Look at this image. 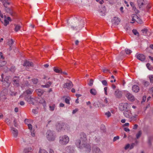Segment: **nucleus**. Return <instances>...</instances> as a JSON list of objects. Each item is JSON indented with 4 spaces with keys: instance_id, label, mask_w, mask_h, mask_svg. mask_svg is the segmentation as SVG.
I'll return each mask as SVG.
<instances>
[{
    "instance_id": "obj_55",
    "label": "nucleus",
    "mask_w": 153,
    "mask_h": 153,
    "mask_svg": "<svg viewBox=\"0 0 153 153\" xmlns=\"http://www.w3.org/2000/svg\"><path fill=\"white\" fill-rule=\"evenodd\" d=\"M43 79H45L48 80L50 79V77H48V76L44 75Z\"/></svg>"
},
{
    "instance_id": "obj_20",
    "label": "nucleus",
    "mask_w": 153,
    "mask_h": 153,
    "mask_svg": "<svg viewBox=\"0 0 153 153\" xmlns=\"http://www.w3.org/2000/svg\"><path fill=\"white\" fill-rule=\"evenodd\" d=\"M9 77L8 76L6 77L3 83V84L4 85H6L7 87H8L10 85V82L9 81Z\"/></svg>"
},
{
    "instance_id": "obj_46",
    "label": "nucleus",
    "mask_w": 153,
    "mask_h": 153,
    "mask_svg": "<svg viewBox=\"0 0 153 153\" xmlns=\"http://www.w3.org/2000/svg\"><path fill=\"white\" fill-rule=\"evenodd\" d=\"M8 24H9V21L7 19H5L4 20V25L5 26H7Z\"/></svg>"
},
{
    "instance_id": "obj_27",
    "label": "nucleus",
    "mask_w": 153,
    "mask_h": 153,
    "mask_svg": "<svg viewBox=\"0 0 153 153\" xmlns=\"http://www.w3.org/2000/svg\"><path fill=\"white\" fill-rule=\"evenodd\" d=\"M90 93L93 95H96L97 94V92L94 88H92L90 90Z\"/></svg>"
},
{
    "instance_id": "obj_37",
    "label": "nucleus",
    "mask_w": 153,
    "mask_h": 153,
    "mask_svg": "<svg viewBox=\"0 0 153 153\" xmlns=\"http://www.w3.org/2000/svg\"><path fill=\"white\" fill-rule=\"evenodd\" d=\"M55 105L54 104L53 105H50L49 106V108L50 110L51 111H53L55 108Z\"/></svg>"
},
{
    "instance_id": "obj_59",
    "label": "nucleus",
    "mask_w": 153,
    "mask_h": 153,
    "mask_svg": "<svg viewBox=\"0 0 153 153\" xmlns=\"http://www.w3.org/2000/svg\"><path fill=\"white\" fill-rule=\"evenodd\" d=\"M146 99V96H144L143 97L142 102H144Z\"/></svg>"
},
{
    "instance_id": "obj_10",
    "label": "nucleus",
    "mask_w": 153,
    "mask_h": 153,
    "mask_svg": "<svg viewBox=\"0 0 153 153\" xmlns=\"http://www.w3.org/2000/svg\"><path fill=\"white\" fill-rule=\"evenodd\" d=\"M73 86L72 83L70 81L69 82L65 83L63 85V87L67 88L68 89H71Z\"/></svg>"
},
{
    "instance_id": "obj_18",
    "label": "nucleus",
    "mask_w": 153,
    "mask_h": 153,
    "mask_svg": "<svg viewBox=\"0 0 153 153\" xmlns=\"http://www.w3.org/2000/svg\"><path fill=\"white\" fill-rule=\"evenodd\" d=\"M137 58L138 59L142 61H144L146 59L145 56L142 54H140L137 55Z\"/></svg>"
},
{
    "instance_id": "obj_21",
    "label": "nucleus",
    "mask_w": 153,
    "mask_h": 153,
    "mask_svg": "<svg viewBox=\"0 0 153 153\" xmlns=\"http://www.w3.org/2000/svg\"><path fill=\"white\" fill-rule=\"evenodd\" d=\"M132 91L136 93L138 92L139 90V87L137 85H134L132 87Z\"/></svg>"
},
{
    "instance_id": "obj_15",
    "label": "nucleus",
    "mask_w": 153,
    "mask_h": 153,
    "mask_svg": "<svg viewBox=\"0 0 153 153\" xmlns=\"http://www.w3.org/2000/svg\"><path fill=\"white\" fill-rule=\"evenodd\" d=\"M137 3L139 7L140 8L145 4V1L144 0H137Z\"/></svg>"
},
{
    "instance_id": "obj_35",
    "label": "nucleus",
    "mask_w": 153,
    "mask_h": 153,
    "mask_svg": "<svg viewBox=\"0 0 153 153\" xmlns=\"http://www.w3.org/2000/svg\"><path fill=\"white\" fill-rule=\"evenodd\" d=\"M30 81H31L32 84H36L38 82L37 79H32Z\"/></svg>"
},
{
    "instance_id": "obj_34",
    "label": "nucleus",
    "mask_w": 153,
    "mask_h": 153,
    "mask_svg": "<svg viewBox=\"0 0 153 153\" xmlns=\"http://www.w3.org/2000/svg\"><path fill=\"white\" fill-rule=\"evenodd\" d=\"M31 150V148H25L24 149L23 152L24 153H28Z\"/></svg>"
},
{
    "instance_id": "obj_23",
    "label": "nucleus",
    "mask_w": 153,
    "mask_h": 153,
    "mask_svg": "<svg viewBox=\"0 0 153 153\" xmlns=\"http://www.w3.org/2000/svg\"><path fill=\"white\" fill-rule=\"evenodd\" d=\"M52 82L51 81H48L44 85H42V87L43 88H48L52 84Z\"/></svg>"
},
{
    "instance_id": "obj_6",
    "label": "nucleus",
    "mask_w": 153,
    "mask_h": 153,
    "mask_svg": "<svg viewBox=\"0 0 153 153\" xmlns=\"http://www.w3.org/2000/svg\"><path fill=\"white\" fill-rule=\"evenodd\" d=\"M19 77L18 76H15L13 79V85L16 86L18 87L20 85L19 83Z\"/></svg>"
},
{
    "instance_id": "obj_5",
    "label": "nucleus",
    "mask_w": 153,
    "mask_h": 153,
    "mask_svg": "<svg viewBox=\"0 0 153 153\" xmlns=\"http://www.w3.org/2000/svg\"><path fill=\"white\" fill-rule=\"evenodd\" d=\"M66 125L65 123H58L56 125V129L58 131L61 130L62 128H64V129H68V127H67V128H65V126H66Z\"/></svg>"
},
{
    "instance_id": "obj_49",
    "label": "nucleus",
    "mask_w": 153,
    "mask_h": 153,
    "mask_svg": "<svg viewBox=\"0 0 153 153\" xmlns=\"http://www.w3.org/2000/svg\"><path fill=\"white\" fill-rule=\"evenodd\" d=\"M137 115L136 114L134 115L133 116H131V117L130 118L132 119H134V120H136V119L137 117Z\"/></svg>"
},
{
    "instance_id": "obj_7",
    "label": "nucleus",
    "mask_w": 153,
    "mask_h": 153,
    "mask_svg": "<svg viewBox=\"0 0 153 153\" xmlns=\"http://www.w3.org/2000/svg\"><path fill=\"white\" fill-rule=\"evenodd\" d=\"M80 139L78 140H81L82 141H86L87 140L86 135L84 133L82 132L79 135Z\"/></svg>"
},
{
    "instance_id": "obj_11",
    "label": "nucleus",
    "mask_w": 153,
    "mask_h": 153,
    "mask_svg": "<svg viewBox=\"0 0 153 153\" xmlns=\"http://www.w3.org/2000/svg\"><path fill=\"white\" fill-rule=\"evenodd\" d=\"M92 150L93 153H102L100 149L95 146L93 147Z\"/></svg>"
},
{
    "instance_id": "obj_50",
    "label": "nucleus",
    "mask_w": 153,
    "mask_h": 153,
    "mask_svg": "<svg viewBox=\"0 0 153 153\" xmlns=\"http://www.w3.org/2000/svg\"><path fill=\"white\" fill-rule=\"evenodd\" d=\"M130 4L131 6L132 7L133 9H135L136 8L134 6V4L133 2H130Z\"/></svg>"
},
{
    "instance_id": "obj_40",
    "label": "nucleus",
    "mask_w": 153,
    "mask_h": 153,
    "mask_svg": "<svg viewBox=\"0 0 153 153\" xmlns=\"http://www.w3.org/2000/svg\"><path fill=\"white\" fill-rule=\"evenodd\" d=\"M39 153H48V152L44 149H40Z\"/></svg>"
},
{
    "instance_id": "obj_16",
    "label": "nucleus",
    "mask_w": 153,
    "mask_h": 153,
    "mask_svg": "<svg viewBox=\"0 0 153 153\" xmlns=\"http://www.w3.org/2000/svg\"><path fill=\"white\" fill-rule=\"evenodd\" d=\"M126 96L128 100L130 101H133L134 100V96L130 93H127L126 95Z\"/></svg>"
},
{
    "instance_id": "obj_24",
    "label": "nucleus",
    "mask_w": 153,
    "mask_h": 153,
    "mask_svg": "<svg viewBox=\"0 0 153 153\" xmlns=\"http://www.w3.org/2000/svg\"><path fill=\"white\" fill-rule=\"evenodd\" d=\"M132 21L133 22H131L132 23H134L135 21H136L137 19L138 18V17L136 15L133 14L132 16Z\"/></svg>"
},
{
    "instance_id": "obj_28",
    "label": "nucleus",
    "mask_w": 153,
    "mask_h": 153,
    "mask_svg": "<svg viewBox=\"0 0 153 153\" xmlns=\"http://www.w3.org/2000/svg\"><path fill=\"white\" fill-rule=\"evenodd\" d=\"M132 32L134 35L137 36L138 37H139L140 34L137 30L135 29H133L132 30Z\"/></svg>"
},
{
    "instance_id": "obj_38",
    "label": "nucleus",
    "mask_w": 153,
    "mask_h": 153,
    "mask_svg": "<svg viewBox=\"0 0 153 153\" xmlns=\"http://www.w3.org/2000/svg\"><path fill=\"white\" fill-rule=\"evenodd\" d=\"M104 104L103 106L107 105L108 104V101L106 98H105V99L104 100Z\"/></svg>"
},
{
    "instance_id": "obj_14",
    "label": "nucleus",
    "mask_w": 153,
    "mask_h": 153,
    "mask_svg": "<svg viewBox=\"0 0 153 153\" xmlns=\"http://www.w3.org/2000/svg\"><path fill=\"white\" fill-rule=\"evenodd\" d=\"M23 66L26 67H33V64L31 62L26 61L24 62Z\"/></svg>"
},
{
    "instance_id": "obj_13",
    "label": "nucleus",
    "mask_w": 153,
    "mask_h": 153,
    "mask_svg": "<svg viewBox=\"0 0 153 153\" xmlns=\"http://www.w3.org/2000/svg\"><path fill=\"white\" fill-rule=\"evenodd\" d=\"M28 127L29 129L30 130L31 134L32 137H34L35 136V133L34 132V129L32 128V126L30 124H28Z\"/></svg>"
},
{
    "instance_id": "obj_26",
    "label": "nucleus",
    "mask_w": 153,
    "mask_h": 153,
    "mask_svg": "<svg viewBox=\"0 0 153 153\" xmlns=\"http://www.w3.org/2000/svg\"><path fill=\"white\" fill-rule=\"evenodd\" d=\"M36 92L39 96H41L43 93V91L40 89L36 90Z\"/></svg>"
},
{
    "instance_id": "obj_45",
    "label": "nucleus",
    "mask_w": 153,
    "mask_h": 153,
    "mask_svg": "<svg viewBox=\"0 0 153 153\" xmlns=\"http://www.w3.org/2000/svg\"><path fill=\"white\" fill-rule=\"evenodd\" d=\"M102 82L103 85L105 86H107L108 85L107 82L105 80H102Z\"/></svg>"
},
{
    "instance_id": "obj_56",
    "label": "nucleus",
    "mask_w": 153,
    "mask_h": 153,
    "mask_svg": "<svg viewBox=\"0 0 153 153\" xmlns=\"http://www.w3.org/2000/svg\"><path fill=\"white\" fill-rule=\"evenodd\" d=\"M60 73L62 75H67V74L66 72H65V71L62 72V70L61 71V72H60Z\"/></svg>"
},
{
    "instance_id": "obj_39",
    "label": "nucleus",
    "mask_w": 153,
    "mask_h": 153,
    "mask_svg": "<svg viewBox=\"0 0 153 153\" xmlns=\"http://www.w3.org/2000/svg\"><path fill=\"white\" fill-rule=\"evenodd\" d=\"M149 79L150 80V82L151 83H153V75H150L149 76Z\"/></svg>"
},
{
    "instance_id": "obj_41",
    "label": "nucleus",
    "mask_w": 153,
    "mask_h": 153,
    "mask_svg": "<svg viewBox=\"0 0 153 153\" xmlns=\"http://www.w3.org/2000/svg\"><path fill=\"white\" fill-rule=\"evenodd\" d=\"M125 52L126 53V54H130L131 52V50H129L128 49H125Z\"/></svg>"
},
{
    "instance_id": "obj_54",
    "label": "nucleus",
    "mask_w": 153,
    "mask_h": 153,
    "mask_svg": "<svg viewBox=\"0 0 153 153\" xmlns=\"http://www.w3.org/2000/svg\"><path fill=\"white\" fill-rule=\"evenodd\" d=\"M130 147V145L129 144H127L125 146V149L126 150L129 148Z\"/></svg>"
},
{
    "instance_id": "obj_3",
    "label": "nucleus",
    "mask_w": 153,
    "mask_h": 153,
    "mask_svg": "<svg viewBox=\"0 0 153 153\" xmlns=\"http://www.w3.org/2000/svg\"><path fill=\"white\" fill-rule=\"evenodd\" d=\"M69 141V138L66 135H64L59 137V142L62 145H65L68 143Z\"/></svg>"
},
{
    "instance_id": "obj_2",
    "label": "nucleus",
    "mask_w": 153,
    "mask_h": 153,
    "mask_svg": "<svg viewBox=\"0 0 153 153\" xmlns=\"http://www.w3.org/2000/svg\"><path fill=\"white\" fill-rule=\"evenodd\" d=\"M46 137L48 140L53 141L55 139L56 136L53 132L50 130H48L46 133Z\"/></svg>"
},
{
    "instance_id": "obj_31",
    "label": "nucleus",
    "mask_w": 153,
    "mask_h": 153,
    "mask_svg": "<svg viewBox=\"0 0 153 153\" xmlns=\"http://www.w3.org/2000/svg\"><path fill=\"white\" fill-rule=\"evenodd\" d=\"M7 62L4 61L0 60V67H3L6 64Z\"/></svg>"
},
{
    "instance_id": "obj_1",
    "label": "nucleus",
    "mask_w": 153,
    "mask_h": 153,
    "mask_svg": "<svg viewBox=\"0 0 153 153\" xmlns=\"http://www.w3.org/2000/svg\"><path fill=\"white\" fill-rule=\"evenodd\" d=\"M83 142L81 140H76V146L80 149L85 148L86 149V150L87 151L89 152L91 150L90 146L89 144L87 143L86 141Z\"/></svg>"
},
{
    "instance_id": "obj_51",
    "label": "nucleus",
    "mask_w": 153,
    "mask_h": 153,
    "mask_svg": "<svg viewBox=\"0 0 153 153\" xmlns=\"http://www.w3.org/2000/svg\"><path fill=\"white\" fill-rule=\"evenodd\" d=\"M32 111L33 113L34 114H37L38 113V111L36 109H33L32 110Z\"/></svg>"
},
{
    "instance_id": "obj_48",
    "label": "nucleus",
    "mask_w": 153,
    "mask_h": 153,
    "mask_svg": "<svg viewBox=\"0 0 153 153\" xmlns=\"http://www.w3.org/2000/svg\"><path fill=\"white\" fill-rule=\"evenodd\" d=\"M31 97L29 96H28L27 97L26 96L25 97V100L27 101V99L30 100H31Z\"/></svg>"
},
{
    "instance_id": "obj_36",
    "label": "nucleus",
    "mask_w": 153,
    "mask_h": 153,
    "mask_svg": "<svg viewBox=\"0 0 153 153\" xmlns=\"http://www.w3.org/2000/svg\"><path fill=\"white\" fill-rule=\"evenodd\" d=\"M143 84L146 87H147L149 85V82L146 81H144L143 82Z\"/></svg>"
},
{
    "instance_id": "obj_8",
    "label": "nucleus",
    "mask_w": 153,
    "mask_h": 153,
    "mask_svg": "<svg viewBox=\"0 0 153 153\" xmlns=\"http://www.w3.org/2000/svg\"><path fill=\"white\" fill-rule=\"evenodd\" d=\"M128 107V103H121L119 105V109L121 111L125 110Z\"/></svg>"
},
{
    "instance_id": "obj_42",
    "label": "nucleus",
    "mask_w": 153,
    "mask_h": 153,
    "mask_svg": "<svg viewBox=\"0 0 153 153\" xmlns=\"http://www.w3.org/2000/svg\"><path fill=\"white\" fill-rule=\"evenodd\" d=\"M141 132L140 131H139V132L137 133V134H136V137L137 139L139 138V137L140 136L141 134Z\"/></svg>"
},
{
    "instance_id": "obj_17",
    "label": "nucleus",
    "mask_w": 153,
    "mask_h": 153,
    "mask_svg": "<svg viewBox=\"0 0 153 153\" xmlns=\"http://www.w3.org/2000/svg\"><path fill=\"white\" fill-rule=\"evenodd\" d=\"M114 94L116 97L118 98H120L122 96V92L118 89L115 91Z\"/></svg>"
},
{
    "instance_id": "obj_64",
    "label": "nucleus",
    "mask_w": 153,
    "mask_h": 153,
    "mask_svg": "<svg viewBox=\"0 0 153 153\" xmlns=\"http://www.w3.org/2000/svg\"><path fill=\"white\" fill-rule=\"evenodd\" d=\"M124 130L125 131H130V130L129 128H124Z\"/></svg>"
},
{
    "instance_id": "obj_62",
    "label": "nucleus",
    "mask_w": 153,
    "mask_h": 153,
    "mask_svg": "<svg viewBox=\"0 0 153 153\" xmlns=\"http://www.w3.org/2000/svg\"><path fill=\"white\" fill-rule=\"evenodd\" d=\"M49 153H54L53 150L51 149H50L49 151Z\"/></svg>"
},
{
    "instance_id": "obj_12",
    "label": "nucleus",
    "mask_w": 153,
    "mask_h": 153,
    "mask_svg": "<svg viewBox=\"0 0 153 153\" xmlns=\"http://www.w3.org/2000/svg\"><path fill=\"white\" fill-rule=\"evenodd\" d=\"M123 114L125 117L128 118H130L131 117V111L129 110L124 111Z\"/></svg>"
},
{
    "instance_id": "obj_44",
    "label": "nucleus",
    "mask_w": 153,
    "mask_h": 153,
    "mask_svg": "<svg viewBox=\"0 0 153 153\" xmlns=\"http://www.w3.org/2000/svg\"><path fill=\"white\" fill-rule=\"evenodd\" d=\"M105 115L107 117H110L111 115V114L110 112L109 111H108L107 112H106L105 113Z\"/></svg>"
},
{
    "instance_id": "obj_47",
    "label": "nucleus",
    "mask_w": 153,
    "mask_h": 153,
    "mask_svg": "<svg viewBox=\"0 0 153 153\" xmlns=\"http://www.w3.org/2000/svg\"><path fill=\"white\" fill-rule=\"evenodd\" d=\"M136 22L137 23H141L142 21L141 20V19L139 18V17L137 19Z\"/></svg>"
},
{
    "instance_id": "obj_25",
    "label": "nucleus",
    "mask_w": 153,
    "mask_h": 153,
    "mask_svg": "<svg viewBox=\"0 0 153 153\" xmlns=\"http://www.w3.org/2000/svg\"><path fill=\"white\" fill-rule=\"evenodd\" d=\"M14 42V41L12 39H9L8 40V45H9V46L10 47L9 50H11V46H12Z\"/></svg>"
},
{
    "instance_id": "obj_60",
    "label": "nucleus",
    "mask_w": 153,
    "mask_h": 153,
    "mask_svg": "<svg viewBox=\"0 0 153 153\" xmlns=\"http://www.w3.org/2000/svg\"><path fill=\"white\" fill-rule=\"evenodd\" d=\"M102 70H103V71L104 73H107V72L109 71V70H108V69H103Z\"/></svg>"
},
{
    "instance_id": "obj_29",
    "label": "nucleus",
    "mask_w": 153,
    "mask_h": 153,
    "mask_svg": "<svg viewBox=\"0 0 153 153\" xmlns=\"http://www.w3.org/2000/svg\"><path fill=\"white\" fill-rule=\"evenodd\" d=\"M53 70L56 73H60L62 70L58 67H54L53 68Z\"/></svg>"
},
{
    "instance_id": "obj_9",
    "label": "nucleus",
    "mask_w": 153,
    "mask_h": 153,
    "mask_svg": "<svg viewBox=\"0 0 153 153\" xmlns=\"http://www.w3.org/2000/svg\"><path fill=\"white\" fill-rule=\"evenodd\" d=\"M10 131L14 137H17L18 134V131L16 129L12 127L11 128Z\"/></svg>"
},
{
    "instance_id": "obj_30",
    "label": "nucleus",
    "mask_w": 153,
    "mask_h": 153,
    "mask_svg": "<svg viewBox=\"0 0 153 153\" xmlns=\"http://www.w3.org/2000/svg\"><path fill=\"white\" fill-rule=\"evenodd\" d=\"M14 25L15 26L14 30L16 32H17L20 30L21 27L20 26L17 25Z\"/></svg>"
},
{
    "instance_id": "obj_4",
    "label": "nucleus",
    "mask_w": 153,
    "mask_h": 153,
    "mask_svg": "<svg viewBox=\"0 0 153 153\" xmlns=\"http://www.w3.org/2000/svg\"><path fill=\"white\" fill-rule=\"evenodd\" d=\"M30 79L29 77H28V78L25 79L24 80L23 83L22 84L21 87H24L25 86H30L32 84L31 81L29 80Z\"/></svg>"
},
{
    "instance_id": "obj_63",
    "label": "nucleus",
    "mask_w": 153,
    "mask_h": 153,
    "mask_svg": "<svg viewBox=\"0 0 153 153\" xmlns=\"http://www.w3.org/2000/svg\"><path fill=\"white\" fill-rule=\"evenodd\" d=\"M138 127V125L137 124H135L134 126V127H133V129H137Z\"/></svg>"
},
{
    "instance_id": "obj_57",
    "label": "nucleus",
    "mask_w": 153,
    "mask_h": 153,
    "mask_svg": "<svg viewBox=\"0 0 153 153\" xmlns=\"http://www.w3.org/2000/svg\"><path fill=\"white\" fill-rule=\"evenodd\" d=\"M107 88H107V87H105L104 88V90L105 93V94L106 95H107Z\"/></svg>"
},
{
    "instance_id": "obj_58",
    "label": "nucleus",
    "mask_w": 153,
    "mask_h": 153,
    "mask_svg": "<svg viewBox=\"0 0 153 153\" xmlns=\"http://www.w3.org/2000/svg\"><path fill=\"white\" fill-rule=\"evenodd\" d=\"M78 109H77V108L73 110V112H72V113L73 114H74L76 112H77L78 111Z\"/></svg>"
},
{
    "instance_id": "obj_33",
    "label": "nucleus",
    "mask_w": 153,
    "mask_h": 153,
    "mask_svg": "<svg viewBox=\"0 0 153 153\" xmlns=\"http://www.w3.org/2000/svg\"><path fill=\"white\" fill-rule=\"evenodd\" d=\"M27 101L29 103L32 104L33 105L34 104V100L32 98H31V100H30L27 99Z\"/></svg>"
},
{
    "instance_id": "obj_32",
    "label": "nucleus",
    "mask_w": 153,
    "mask_h": 153,
    "mask_svg": "<svg viewBox=\"0 0 153 153\" xmlns=\"http://www.w3.org/2000/svg\"><path fill=\"white\" fill-rule=\"evenodd\" d=\"M148 30L146 28H144L141 30V31L144 35H146Z\"/></svg>"
},
{
    "instance_id": "obj_19",
    "label": "nucleus",
    "mask_w": 153,
    "mask_h": 153,
    "mask_svg": "<svg viewBox=\"0 0 153 153\" xmlns=\"http://www.w3.org/2000/svg\"><path fill=\"white\" fill-rule=\"evenodd\" d=\"M120 19L118 17H114L112 20V22L115 25H118L120 23Z\"/></svg>"
},
{
    "instance_id": "obj_53",
    "label": "nucleus",
    "mask_w": 153,
    "mask_h": 153,
    "mask_svg": "<svg viewBox=\"0 0 153 153\" xmlns=\"http://www.w3.org/2000/svg\"><path fill=\"white\" fill-rule=\"evenodd\" d=\"M65 102L67 103V104H70V102H69V100L67 98H66L65 99Z\"/></svg>"
},
{
    "instance_id": "obj_61",
    "label": "nucleus",
    "mask_w": 153,
    "mask_h": 153,
    "mask_svg": "<svg viewBox=\"0 0 153 153\" xmlns=\"http://www.w3.org/2000/svg\"><path fill=\"white\" fill-rule=\"evenodd\" d=\"M129 125V123H125V124H123V127H124V126H128Z\"/></svg>"
},
{
    "instance_id": "obj_43",
    "label": "nucleus",
    "mask_w": 153,
    "mask_h": 153,
    "mask_svg": "<svg viewBox=\"0 0 153 153\" xmlns=\"http://www.w3.org/2000/svg\"><path fill=\"white\" fill-rule=\"evenodd\" d=\"M93 80L92 79H90L89 82L88 83V84L90 86H92L93 84Z\"/></svg>"
},
{
    "instance_id": "obj_52",
    "label": "nucleus",
    "mask_w": 153,
    "mask_h": 153,
    "mask_svg": "<svg viewBox=\"0 0 153 153\" xmlns=\"http://www.w3.org/2000/svg\"><path fill=\"white\" fill-rule=\"evenodd\" d=\"M119 139V137L118 136L115 137H114L113 139V141H115L117 140H118Z\"/></svg>"
},
{
    "instance_id": "obj_22",
    "label": "nucleus",
    "mask_w": 153,
    "mask_h": 153,
    "mask_svg": "<svg viewBox=\"0 0 153 153\" xmlns=\"http://www.w3.org/2000/svg\"><path fill=\"white\" fill-rule=\"evenodd\" d=\"M33 92V90L30 88L27 90L24 93L23 95H25V94L27 95L31 94Z\"/></svg>"
}]
</instances>
